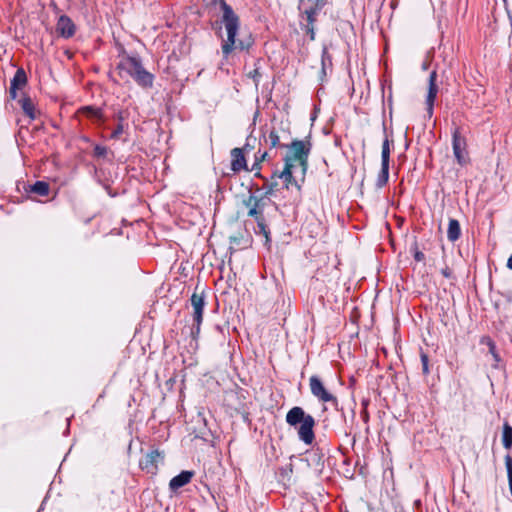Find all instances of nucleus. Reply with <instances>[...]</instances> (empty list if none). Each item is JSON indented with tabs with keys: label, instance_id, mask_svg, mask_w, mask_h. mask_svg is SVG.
Returning <instances> with one entry per match:
<instances>
[{
	"label": "nucleus",
	"instance_id": "1",
	"mask_svg": "<svg viewBox=\"0 0 512 512\" xmlns=\"http://www.w3.org/2000/svg\"><path fill=\"white\" fill-rule=\"evenodd\" d=\"M220 8L222 10L221 23L224 25L227 33V39L222 44L221 48L224 57L227 58L234 49H249L253 44V39L250 35L243 39H236L240 27L238 15L224 0H220Z\"/></svg>",
	"mask_w": 512,
	"mask_h": 512
},
{
	"label": "nucleus",
	"instance_id": "2",
	"mask_svg": "<svg viewBox=\"0 0 512 512\" xmlns=\"http://www.w3.org/2000/svg\"><path fill=\"white\" fill-rule=\"evenodd\" d=\"M121 78L130 77L143 89L152 88L154 75L145 69L138 55H129L125 51L120 55L116 66Z\"/></svg>",
	"mask_w": 512,
	"mask_h": 512
},
{
	"label": "nucleus",
	"instance_id": "3",
	"mask_svg": "<svg viewBox=\"0 0 512 512\" xmlns=\"http://www.w3.org/2000/svg\"><path fill=\"white\" fill-rule=\"evenodd\" d=\"M285 420L289 426L297 429V435L300 441L306 445H311L314 442L315 419L312 415L306 413L302 407H292L287 412Z\"/></svg>",
	"mask_w": 512,
	"mask_h": 512
},
{
	"label": "nucleus",
	"instance_id": "4",
	"mask_svg": "<svg viewBox=\"0 0 512 512\" xmlns=\"http://www.w3.org/2000/svg\"><path fill=\"white\" fill-rule=\"evenodd\" d=\"M289 149L288 154L284 158V163L295 164L301 170V179L303 182L307 169H308V158L311 151L310 141L304 140H293L291 144L285 145Z\"/></svg>",
	"mask_w": 512,
	"mask_h": 512
},
{
	"label": "nucleus",
	"instance_id": "5",
	"mask_svg": "<svg viewBox=\"0 0 512 512\" xmlns=\"http://www.w3.org/2000/svg\"><path fill=\"white\" fill-rule=\"evenodd\" d=\"M325 4V0H300L299 10L302 17H305L306 20V23L303 24V29L309 34L311 40L315 39L314 24Z\"/></svg>",
	"mask_w": 512,
	"mask_h": 512
},
{
	"label": "nucleus",
	"instance_id": "6",
	"mask_svg": "<svg viewBox=\"0 0 512 512\" xmlns=\"http://www.w3.org/2000/svg\"><path fill=\"white\" fill-rule=\"evenodd\" d=\"M190 304L192 308V326L190 329V335L193 340H197L200 334V327L203 321V311L206 304L204 291L201 293H197L195 291L190 298Z\"/></svg>",
	"mask_w": 512,
	"mask_h": 512
},
{
	"label": "nucleus",
	"instance_id": "7",
	"mask_svg": "<svg viewBox=\"0 0 512 512\" xmlns=\"http://www.w3.org/2000/svg\"><path fill=\"white\" fill-rule=\"evenodd\" d=\"M309 388L311 394L322 403H331L334 407H338V399L325 387L321 378L317 375H312L309 378Z\"/></svg>",
	"mask_w": 512,
	"mask_h": 512
},
{
	"label": "nucleus",
	"instance_id": "8",
	"mask_svg": "<svg viewBox=\"0 0 512 512\" xmlns=\"http://www.w3.org/2000/svg\"><path fill=\"white\" fill-rule=\"evenodd\" d=\"M452 148L457 163L460 166L467 165L470 161L467 142L466 138L461 134L459 127H456L452 132Z\"/></svg>",
	"mask_w": 512,
	"mask_h": 512
},
{
	"label": "nucleus",
	"instance_id": "9",
	"mask_svg": "<svg viewBox=\"0 0 512 512\" xmlns=\"http://www.w3.org/2000/svg\"><path fill=\"white\" fill-rule=\"evenodd\" d=\"M393 141H390L386 136L382 143L381 152V170L376 180V186L378 188L384 187L389 180V162H390V145Z\"/></svg>",
	"mask_w": 512,
	"mask_h": 512
},
{
	"label": "nucleus",
	"instance_id": "10",
	"mask_svg": "<svg viewBox=\"0 0 512 512\" xmlns=\"http://www.w3.org/2000/svg\"><path fill=\"white\" fill-rule=\"evenodd\" d=\"M438 93L437 72L433 70L428 79V92L425 100L426 112L429 118L433 115L434 102Z\"/></svg>",
	"mask_w": 512,
	"mask_h": 512
},
{
	"label": "nucleus",
	"instance_id": "11",
	"mask_svg": "<svg viewBox=\"0 0 512 512\" xmlns=\"http://www.w3.org/2000/svg\"><path fill=\"white\" fill-rule=\"evenodd\" d=\"M249 208L248 216L255 219L257 223V229L255 230L256 234H261L265 237V245L269 247L271 239H270V230L266 224L264 215L261 214L253 206H247Z\"/></svg>",
	"mask_w": 512,
	"mask_h": 512
},
{
	"label": "nucleus",
	"instance_id": "12",
	"mask_svg": "<svg viewBox=\"0 0 512 512\" xmlns=\"http://www.w3.org/2000/svg\"><path fill=\"white\" fill-rule=\"evenodd\" d=\"M28 83V78L25 70L20 67L16 70L10 82L9 96L15 100L18 96V90H22Z\"/></svg>",
	"mask_w": 512,
	"mask_h": 512
},
{
	"label": "nucleus",
	"instance_id": "13",
	"mask_svg": "<svg viewBox=\"0 0 512 512\" xmlns=\"http://www.w3.org/2000/svg\"><path fill=\"white\" fill-rule=\"evenodd\" d=\"M296 168L295 164H288L284 163V169L280 173H273L272 178H281L284 181V185L287 189H289L290 186H295L298 190L301 188V184L296 179L294 174V169Z\"/></svg>",
	"mask_w": 512,
	"mask_h": 512
},
{
	"label": "nucleus",
	"instance_id": "14",
	"mask_svg": "<svg viewBox=\"0 0 512 512\" xmlns=\"http://www.w3.org/2000/svg\"><path fill=\"white\" fill-rule=\"evenodd\" d=\"M163 460V454L157 450H151L143 459L140 460V467L142 470L154 473L158 468V463Z\"/></svg>",
	"mask_w": 512,
	"mask_h": 512
},
{
	"label": "nucleus",
	"instance_id": "15",
	"mask_svg": "<svg viewBox=\"0 0 512 512\" xmlns=\"http://www.w3.org/2000/svg\"><path fill=\"white\" fill-rule=\"evenodd\" d=\"M231 155V170L234 173H239L242 170L248 171L246 158L242 148H233L230 152Z\"/></svg>",
	"mask_w": 512,
	"mask_h": 512
},
{
	"label": "nucleus",
	"instance_id": "16",
	"mask_svg": "<svg viewBox=\"0 0 512 512\" xmlns=\"http://www.w3.org/2000/svg\"><path fill=\"white\" fill-rule=\"evenodd\" d=\"M56 30L64 38H70L75 34L76 27L70 17L61 15L57 21Z\"/></svg>",
	"mask_w": 512,
	"mask_h": 512
},
{
	"label": "nucleus",
	"instance_id": "17",
	"mask_svg": "<svg viewBox=\"0 0 512 512\" xmlns=\"http://www.w3.org/2000/svg\"><path fill=\"white\" fill-rule=\"evenodd\" d=\"M194 476L193 471L184 470L180 474L173 477L169 482V489L172 492H176L178 489L182 488L183 486L187 485L192 477Z\"/></svg>",
	"mask_w": 512,
	"mask_h": 512
},
{
	"label": "nucleus",
	"instance_id": "18",
	"mask_svg": "<svg viewBox=\"0 0 512 512\" xmlns=\"http://www.w3.org/2000/svg\"><path fill=\"white\" fill-rule=\"evenodd\" d=\"M19 103L25 115H27L31 121L35 120L37 116L32 99L29 96H25L19 100Z\"/></svg>",
	"mask_w": 512,
	"mask_h": 512
},
{
	"label": "nucleus",
	"instance_id": "19",
	"mask_svg": "<svg viewBox=\"0 0 512 512\" xmlns=\"http://www.w3.org/2000/svg\"><path fill=\"white\" fill-rule=\"evenodd\" d=\"M461 236L460 223L456 219H450L447 229V238L450 242L457 241Z\"/></svg>",
	"mask_w": 512,
	"mask_h": 512
},
{
	"label": "nucleus",
	"instance_id": "20",
	"mask_svg": "<svg viewBox=\"0 0 512 512\" xmlns=\"http://www.w3.org/2000/svg\"><path fill=\"white\" fill-rule=\"evenodd\" d=\"M81 113L84 114L86 117L94 120L95 122H104V116L100 108H96L93 106H85L81 108Z\"/></svg>",
	"mask_w": 512,
	"mask_h": 512
},
{
	"label": "nucleus",
	"instance_id": "21",
	"mask_svg": "<svg viewBox=\"0 0 512 512\" xmlns=\"http://www.w3.org/2000/svg\"><path fill=\"white\" fill-rule=\"evenodd\" d=\"M115 119L118 123L116 128L111 133L110 138L113 140H118L120 136L124 133V121L126 117L124 116V113L120 111L115 115Z\"/></svg>",
	"mask_w": 512,
	"mask_h": 512
},
{
	"label": "nucleus",
	"instance_id": "22",
	"mask_svg": "<svg viewBox=\"0 0 512 512\" xmlns=\"http://www.w3.org/2000/svg\"><path fill=\"white\" fill-rule=\"evenodd\" d=\"M265 204L264 197H256L254 195H250L249 198L244 201L245 206L255 207L262 215H264Z\"/></svg>",
	"mask_w": 512,
	"mask_h": 512
},
{
	"label": "nucleus",
	"instance_id": "23",
	"mask_svg": "<svg viewBox=\"0 0 512 512\" xmlns=\"http://www.w3.org/2000/svg\"><path fill=\"white\" fill-rule=\"evenodd\" d=\"M30 191L39 196H47L49 194V184L44 181H36Z\"/></svg>",
	"mask_w": 512,
	"mask_h": 512
},
{
	"label": "nucleus",
	"instance_id": "24",
	"mask_svg": "<svg viewBox=\"0 0 512 512\" xmlns=\"http://www.w3.org/2000/svg\"><path fill=\"white\" fill-rule=\"evenodd\" d=\"M332 66L331 56L329 55L327 48H323L321 55V79L326 76L327 68Z\"/></svg>",
	"mask_w": 512,
	"mask_h": 512
},
{
	"label": "nucleus",
	"instance_id": "25",
	"mask_svg": "<svg viewBox=\"0 0 512 512\" xmlns=\"http://www.w3.org/2000/svg\"><path fill=\"white\" fill-rule=\"evenodd\" d=\"M502 443L506 449L512 447V427L508 423L503 425Z\"/></svg>",
	"mask_w": 512,
	"mask_h": 512
},
{
	"label": "nucleus",
	"instance_id": "26",
	"mask_svg": "<svg viewBox=\"0 0 512 512\" xmlns=\"http://www.w3.org/2000/svg\"><path fill=\"white\" fill-rule=\"evenodd\" d=\"M265 142L269 145L270 148L281 146L280 136L278 135L276 129L273 128L270 130L268 137L265 138ZM282 147H285V145H282Z\"/></svg>",
	"mask_w": 512,
	"mask_h": 512
},
{
	"label": "nucleus",
	"instance_id": "27",
	"mask_svg": "<svg viewBox=\"0 0 512 512\" xmlns=\"http://www.w3.org/2000/svg\"><path fill=\"white\" fill-rule=\"evenodd\" d=\"M265 183H264V188L266 189L265 191V196H272L275 191L277 190V186H278V183L277 181H273V179L271 181H269L268 179H264Z\"/></svg>",
	"mask_w": 512,
	"mask_h": 512
},
{
	"label": "nucleus",
	"instance_id": "28",
	"mask_svg": "<svg viewBox=\"0 0 512 512\" xmlns=\"http://www.w3.org/2000/svg\"><path fill=\"white\" fill-rule=\"evenodd\" d=\"M108 153V148L102 145H95L93 149V155L97 158H104Z\"/></svg>",
	"mask_w": 512,
	"mask_h": 512
},
{
	"label": "nucleus",
	"instance_id": "29",
	"mask_svg": "<svg viewBox=\"0 0 512 512\" xmlns=\"http://www.w3.org/2000/svg\"><path fill=\"white\" fill-rule=\"evenodd\" d=\"M420 357H421V363H422V371L424 374H428L429 373V367H428L429 358H428L427 354H425V353H421Z\"/></svg>",
	"mask_w": 512,
	"mask_h": 512
},
{
	"label": "nucleus",
	"instance_id": "30",
	"mask_svg": "<svg viewBox=\"0 0 512 512\" xmlns=\"http://www.w3.org/2000/svg\"><path fill=\"white\" fill-rule=\"evenodd\" d=\"M268 158H269V155L267 152L262 153L260 150H258L257 153L255 154V160L259 161L260 164L262 162L266 161Z\"/></svg>",
	"mask_w": 512,
	"mask_h": 512
},
{
	"label": "nucleus",
	"instance_id": "31",
	"mask_svg": "<svg viewBox=\"0 0 512 512\" xmlns=\"http://www.w3.org/2000/svg\"><path fill=\"white\" fill-rule=\"evenodd\" d=\"M413 257H414L415 261H417V262H422L425 259L424 253L419 251L416 245H415V248H414Z\"/></svg>",
	"mask_w": 512,
	"mask_h": 512
},
{
	"label": "nucleus",
	"instance_id": "32",
	"mask_svg": "<svg viewBox=\"0 0 512 512\" xmlns=\"http://www.w3.org/2000/svg\"><path fill=\"white\" fill-rule=\"evenodd\" d=\"M489 351L493 355V357L496 361L500 360L499 355L496 352V346H495L494 342H492V341L489 342Z\"/></svg>",
	"mask_w": 512,
	"mask_h": 512
},
{
	"label": "nucleus",
	"instance_id": "33",
	"mask_svg": "<svg viewBox=\"0 0 512 512\" xmlns=\"http://www.w3.org/2000/svg\"><path fill=\"white\" fill-rule=\"evenodd\" d=\"M250 76L254 79L255 83L258 84L259 78L261 77L258 69H255L253 72H251Z\"/></svg>",
	"mask_w": 512,
	"mask_h": 512
},
{
	"label": "nucleus",
	"instance_id": "34",
	"mask_svg": "<svg viewBox=\"0 0 512 512\" xmlns=\"http://www.w3.org/2000/svg\"><path fill=\"white\" fill-rule=\"evenodd\" d=\"M441 273L445 278H450L452 276V272L448 267L442 269Z\"/></svg>",
	"mask_w": 512,
	"mask_h": 512
},
{
	"label": "nucleus",
	"instance_id": "35",
	"mask_svg": "<svg viewBox=\"0 0 512 512\" xmlns=\"http://www.w3.org/2000/svg\"><path fill=\"white\" fill-rule=\"evenodd\" d=\"M261 170V164L259 163V161H254L250 171H260Z\"/></svg>",
	"mask_w": 512,
	"mask_h": 512
},
{
	"label": "nucleus",
	"instance_id": "36",
	"mask_svg": "<svg viewBox=\"0 0 512 512\" xmlns=\"http://www.w3.org/2000/svg\"><path fill=\"white\" fill-rule=\"evenodd\" d=\"M507 267L512 270V253L511 256L508 258Z\"/></svg>",
	"mask_w": 512,
	"mask_h": 512
},
{
	"label": "nucleus",
	"instance_id": "37",
	"mask_svg": "<svg viewBox=\"0 0 512 512\" xmlns=\"http://www.w3.org/2000/svg\"><path fill=\"white\" fill-rule=\"evenodd\" d=\"M254 172H255V177L265 179V178L262 176V174H261V172H260V171H254Z\"/></svg>",
	"mask_w": 512,
	"mask_h": 512
},
{
	"label": "nucleus",
	"instance_id": "38",
	"mask_svg": "<svg viewBox=\"0 0 512 512\" xmlns=\"http://www.w3.org/2000/svg\"><path fill=\"white\" fill-rule=\"evenodd\" d=\"M215 329L220 332V333H223V328L220 326V325H216L215 326Z\"/></svg>",
	"mask_w": 512,
	"mask_h": 512
},
{
	"label": "nucleus",
	"instance_id": "39",
	"mask_svg": "<svg viewBox=\"0 0 512 512\" xmlns=\"http://www.w3.org/2000/svg\"><path fill=\"white\" fill-rule=\"evenodd\" d=\"M428 67H429V64L427 62H424L423 65H422V68L424 70H426V69H428Z\"/></svg>",
	"mask_w": 512,
	"mask_h": 512
},
{
	"label": "nucleus",
	"instance_id": "40",
	"mask_svg": "<svg viewBox=\"0 0 512 512\" xmlns=\"http://www.w3.org/2000/svg\"><path fill=\"white\" fill-rule=\"evenodd\" d=\"M367 420H368V414H367V413H365V415H364V421H367Z\"/></svg>",
	"mask_w": 512,
	"mask_h": 512
},
{
	"label": "nucleus",
	"instance_id": "41",
	"mask_svg": "<svg viewBox=\"0 0 512 512\" xmlns=\"http://www.w3.org/2000/svg\"><path fill=\"white\" fill-rule=\"evenodd\" d=\"M345 512H348V511H345Z\"/></svg>",
	"mask_w": 512,
	"mask_h": 512
}]
</instances>
